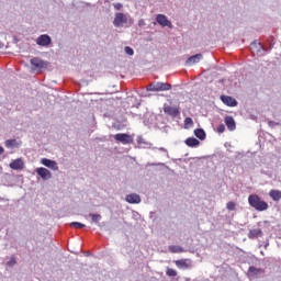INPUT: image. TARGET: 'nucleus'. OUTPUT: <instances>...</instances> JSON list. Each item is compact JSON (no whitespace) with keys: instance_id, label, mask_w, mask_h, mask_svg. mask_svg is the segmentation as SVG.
<instances>
[{"instance_id":"c85d7f7f","label":"nucleus","mask_w":281,"mask_h":281,"mask_svg":"<svg viewBox=\"0 0 281 281\" xmlns=\"http://www.w3.org/2000/svg\"><path fill=\"white\" fill-rule=\"evenodd\" d=\"M186 126H192L194 122L192 121V117H186L184 119Z\"/></svg>"},{"instance_id":"39448f33","label":"nucleus","mask_w":281,"mask_h":281,"mask_svg":"<svg viewBox=\"0 0 281 281\" xmlns=\"http://www.w3.org/2000/svg\"><path fill=\"white\" fill-rule=\"evenodd\" d=\"M114 139L124 145L133 144V136H131L130 134L119 133L114 135Z\"/></svg>"},{"instance_id":"473e14b6","label":"nucleus","mask_w":281,"mask_h":281,"mask_svg":"<svg viewBox=\"0 0 281 281\" xmlns=\"http://www.w3.org/2000/svg\"><path fill=\"white\" fill-rule=\"evenodd\" d=\"M3 153H5V149H3V147H0V155H3Z\"/></svg>"},{"instance_id":"412c9836","label":"nucleus","mask_w":281,"mask_h":281,"mask_svg":"<svg viewBox=\"0 0 281 281\" xmlns=\"http://www.w3.org/2000/svg\"><path fill=\"white\" fill-rule=\"evenodd\" d=\"M269 196H270L273 201H280V199H281V191H280V190H270Z\"/></svg>"},{"instance_id":"f257e3e1","label":"nucleus","mask_w":281,"mask_h":281,"mask_svg":"<svg viewBox=\"0 0 281 281\" xmlns=\"http://www.w3.org/2000/svg\"><path fill=\"white\" fill-rule=\"evenodd\" d=\"M248 203L250 205V207H254L257 210V212H265L267 210H269V204L260 199L258 196V194H251L248 196Z\"/></svg>"},{"instance_id":"4468645a","label":"nucleus","mask_w":281,"mask_h":281,"mask_svg":"<svg viewBox=\"0 0 281 281\" xmlns=\"http://www.w3.org/2000/svg\"><path fill=\"white\" fill-rule=\"evenodd\" d=\"M164 111L167 115H171V117H177V115H179L180 113L179 108L170 105L165 106Z\"/></svg>"},{"instance_id":"dca6fc26","label":"nucleus","mask_w":281,"mask_h":281,"mask_svg":"<svg viewBox=\"0 0 281 281\" xmlns=\"http://www.w3.org/2000/svg\"><path fill=\"white\" fill-rule=\"evenodd\" d=\"M190 259H178L175 261L176 267L178 269H190Z\"/></svg>"},{"instance_id":"cd10ccee","label":"nucleus","mask_w":281,"mask_h":281,"mask_svg":"<svg viewBox=\"0 0 281 281\" xmlns=\"http://www.w3.org/2000/svg\"><path fill=\"white\" fill-rule=\"evenodd\" d=\"M125 54H127V56H133V54H135V52L133 50V48H131V46H126Z\"/></svg>"},{"instance_id":"f3484780","label":"nucleus","mask_w":281,"mask_h":281,"mask_svg":"<svg viewBox=\"0 0 281 281\" xmlns=\"http://www.w3.org/2000/svg\"><path fill=\"white\" fill-rule=\"evenodd\" d=\"M224 121L228 131H236V121H234V117L226 116Z\"/></svg>"},{"instance_id":"aec40b11","label":"nucleus","mask_w":281,"mask_h":281,"mask_svg":"<svg viewBox=\"0 0 281 281\" xmlns=\"http://www.w3.org/2000/svg\"><path fill=\"white\" fill-rule=\"evenodd\" d=\"M168 250L170 251V254H183L186 251L183 247L177 245L169 246Z\"/></svg>"},{"instance_id":"f8f14e48","label":"nucleus","mask_w":281,"mask_h":281,"mask_svg":"<svg viewBox=\"0 0 281 281\" xmlns=\"http://www.w3.org/2000/svg\"><path fill=\"white\" fill-rule=\"evenodd\" d=\"M262 273H265V269L262 268H256L251 266L248 269V278H256V276H260Z\"/></svg>"},{"instance_id":"9b49d317","label":"nucleus","mask_w":281,"mask_h":281,"mask_svg":"<svg viewBox=\"0 0 281 281\" xmlns=\"http://www.w3.org/2000/svg\"><path fill=\"white\" fill-rule=\"evenodd\" d=\"M201 60H203V55L196 54V55L189 57L186 61V65L191 67V65H196V63H201Z\"/></svg>"},{"instance_id":"f03ea898","label":"nucleus","mask_w":281,"mask_h":281,"mask_svg":"<svg viewBox=\"0 0 281 281\" xmlns=\"http://www.w3.org/2000/svg\"><path fill=\"white\" fill-rule=\"evenodd\" d=\"M128 23L130 25L131 23H133V20L128 18V14L123 12L115 13L114 21H113L114 27H124V25H128Z\"/></svg>"},{"instance_id":"20e7f679","label":"nucleus","mask_w":281,"mask_h":281,"mask_svg":"<svg viewBox=\"0 0 281 281\" xmlns=\"http://www.w3.org/2000/svg\"><path fill=\"white\" fill-rule=\"evenodd\" d=\"M170 89H172V85L167 82H156L147 86V91H170Z\"/></svg>"},{"instance_id":"6e6552de","label":"nucleus","mask_w":281,"mask_h":281,"mask_svg":"<svg viewBox=\"0 0 281 281\" xmlns=\"http://www.w3.org/2000/svg\"><path fill=\"white\" fill-rule=\"evenodd\" d=\"M36 44L40 45V47H47L52 45V37H49L47 34L41 35L37 37Z\"/></svg>"},{"instance_id":"f704fd0d","label":"nucleus","mask_w":281,"mask_h":281,"mask_svg":"<svg viewBox=\"0 0 281 281\" xmlns=\"http://www.w3.org/2000/svg\"><path fill=\"white\" fill-rule=\"evenodd\" d=\"M254 45H256V44H251V47H254Z\"/></svg>"},{"instance_id":"0eeeda50","label":"nucleus","mask_w":281,"mask_h":281,"mask_svg":"<svg viewBox=\"0 0 281 281\" xmlns=\"http://www.w3.org/2000/svg\"><path fill=\"white\" fill-rule=\"evenodd\" d=\"M36 175H38V177H41V179H43L44 181H47L48 179H52V171H49L47 168L45 167H40L35 170Z\"/></svg>"},{"instance_id":"7c9ffc66","label":"nucleus","mask_w":281,"mask_h":281,"mask_svg":"<svg viewBox=\"0 0 281 281\" xmlns=\"http://www.w3.org/2000/svg\"><path fill=\"white\" fill-rule=\"evenodd\" d=\"M217 133H225V125L224 124H220L217 126Z\"/></svg>"},{"instance_id":"c756f323","label":"nucleus","mask_w":281,"mask_h":281,"mask_svg":"<svg viewBox=\"0 0 281 281\" xmlns=\"http://www.w3.org/2000/svg\"><path fill=\"white\" fill-rule=\"evenodd\" d=\"M8 267H14L16 265V259L14 257H12L9 261H8Z\"/></svg>"},{"instance_id":"5701e85b","label":"nucleus","mask_w":281,"mask_h":281,"mask_svg":"<svg viewBox=\"0 0 281 281\" xmlns=\"http://www.w3.org/2000/svg\"><path fill=\"white\" fill-rule=\"evenodd\" d=\"M7 148H16V146H19V143L16 142V139H8L4 143Z\"/></svg>"},{"instance_id":"6ab92c4d","label":"nucleus","mask_w":281,"mask_h":281,"mask_svg":"<svg viewBox=\"0 0 281 281\" xmlns=\"http://www.w3.org/2000/svg\"><path fill=\"white\" fill-rule=\"evenodd\" d=\"M187 144V146H189L190 148H196V146H199L201 144V142H199V139L194 138V137H189L186 139L184 142Z\"/></svg>"},{"instance_id":"ddd939ff","label":"nucleus","mask_w":281,"mask_h":281,"mask_svg":"<svg viewBox=\"0 0 281 281\" xmlns=\"http://www.w3.org/2000/svg\"><path fill=\"white\" fill-rule=\"evenodd\" d=\"M125 201L127 203H132V204L142 203V198L137 193H131V194L126 195Z\"/></svg>"},{"instance_id":"393cba45","label":"nucleus","mask_w":281,"mask_h":281,"mask_svg":"<svg viewBox=\"0 0 281 281\" xmlns=\"http://www.w3.org/2000/svg\"><path fill=\"white\" fill-rule=\"evenodd\" d=\"M90 217L92 218V223H100L102 221V215L100 214H90Z\"/></svg>"},{"instance_id":"1a4fd4ad","label":"nucleus","mask_w":281,"mask_h":281,"mask_svg":"<svg viewBox=\"0 0 281 281\" xmlns=\"http://www.w3.org/2000/svg\"><path fill=\"white\" fill-rule=\"evenodd\" d=\"M220 100L226 106H238V101H236V99H234V97L223 94V95L220 97Z\"/></svg>"},{"instance_id":"72a5a7b5","label":"nucleus","mask_w":281,"mask_h":281,"mask_svg":"<svg viewBox=\"0 0 281 281\" xmlns=\"http://www.w3.org/2000/svg\"><path fill=\"white\" fill-rule=\"evenodd\" d=\"M138 25H144V20H140V21L138 22Z\"/></svg>"},{"instance_id":"a211bd4d","label":"nucleus","mask_w":281,"mask_h":281,"mask_svg":"<svg viewBox=\"0 0 281 281\" xmlns=\"http://www.w3.org/2000/svg\"><path fill=\"white\" fill-rule=\"evenodd\" d=\"M260 236H262V229L260 228L251 229L248 233V238H250V240H254V238H260Z\"/></svg>"},{"instance_id":"b1692460","label":"nucleus","mask_w":281,"mask_h":281,"mask_svg":"<svg viewBox=\"0 0 281 281\" xmlns=\"http://www.w3.org/2000/svg\"><path fill=\"white\" fill-rule=\"evenodd\" d=\"M166 276H168L169 278H177V270L172 268H167Z\"/></svg>"},{"instance_id":"2eb2a0df","label":"nucleus","mask_w":281,"mask_h":281,"mask_svg":"<svg viewBox=\"0 0 281 281\" xmlns=\"http://www.w3.org/2000/svg\"><path fill=\"white\" fill-rule=\"evenodd\" d=\"M24 164L23 160L21 158H18L13 161L10 162V168L12 170H23Z\"/></svg>"},{"instance_id":"a878e982","label":"nucleus","mask_w":281,"mask_h":281,"mask_svg":"<svg viewBox=\"0 0 281 281\" xmlns=\"http://www.w3.org/2000/svg\"><path fill=\"white\" fill-rule=\"evenodd\" d=\"M71 227H75L76 229H85V224L80 223V222H72L70 224Z\"/></svg>"},{"instance_id":"423d86ee","label":"nucleus","mask_w":281,"mask_h":281,"mask_svg":"<svg viewBox=\"0 0 281 281\" xmlns=\"http://www.w3.org/2000/svg\"><path fill=\"white\" fill-rule=\"evenodd\" d=\"M156 21L158 25H161V27H169V30H172V22H170L166 15L164 14L156 15Z\"/></svg>"},{"instance_id":"4be33fe9","label":"nucleus","mask_w":281,"mask_h":281,"mask_svg":"<svg viewBox=\"0 0 281 281\" xmlns=\"http://www.w3.org/2000/svg\"><path fill=\"white\" fill-rule=\"evenodd\" d=\"M194 135L198 137V139H205V131L203 128H196L194 130Z\"/></svg>"},{"instance_id":"7ed1b4c3","label":"nucleus","mask_w":281,"mask_h":281,"mask_svg":"<svg viewBox=\"0 0 281 281\" xmlns=\"http://www.w3.org/2000/svg\"><path fill=\"white\" fill-rule=\"evenodd\" d=\"M31 65L33 71H43V69H47L49 67V64L38 57H34L31 59Z\"/></svg>"},{"instance_id":"bb28decb","label":"nucleus","mask_w":281,"mask_h":281,"mask_svg":"<svg viewBox=\"0 0 281 281\" xmlns=\"http://www.w3.org/2000/svg\"><path fill=\"white\" fill-rule=\"evenodd\" d=\"M226 207L229 212H234V210H236V203L231 201L226 204Z\"/></svg>"},{"instance_id":"2f4dec72","label":"nucleus","mask_w":281,"mask_h":281,"mask_svg":"<svg viewBox=\"0 0 281 281\" xmlns=\"http://www.w3.org/2000/svg\"><path fill=\"white\" fill-rule=\"evenodd\" d=\"M115 10H122V3L117 2L113 4Z\"/></svg>"},{"instance_id":"9d476101","label":"nucleus","mask_w":281,"mask_h":281,"mask_svg":"<svg viewBox=\"0 0 281 281\" xmlns=\"http://www.w3.org/2000/svg\"><path fill=\"white\" fill-rule=\"evenodd\" d=\"M41 164L46 166V168H50V170H58V164L55 160L42 158Z\"/></svg>"}]
</instances>
